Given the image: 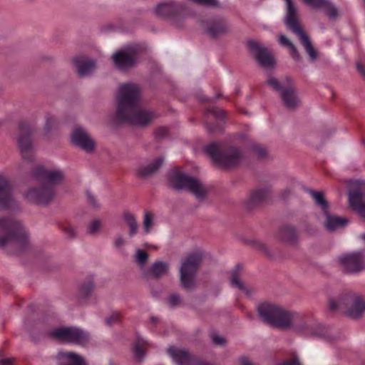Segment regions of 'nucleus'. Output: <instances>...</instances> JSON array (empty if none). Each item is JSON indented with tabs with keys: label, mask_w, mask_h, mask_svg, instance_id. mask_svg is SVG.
<instances>
[{
	"label": "nucleus",
	"mask_w": 365,
	"mask_h": 365,
	"mask_svg": "<svg viewBox=\"0 0 365 365\" xmlns=\"http://www.w3.org/2000/svg\"><path fill=\"white\" fill-rule=\"evenodd\" d=\"M258 313L262 321L280 328L292 327L298 334L307 338L325 339L327 329L315 319L288 311L273 303H263L258 307Z\"/></svg>",
	"instance_id": "1"
},
{
	"label": "nucleus",
	"mask_w": 365,
	"mask_h": 365,
	"mask_svg": "<svg viewBox=\"0 0 365 365\" xmlns=\"http://www.w3.org/2000/svg\"><path fill=\"white\" fill-rule=\"evenodd\" d=\"M140 93V88L135 83H125L119 87L115 99L117 109L115 114L118 123L143 126L154 119L155 114L141 106Z\"/></svg>",
	"instance_id": "2"
},
{
	"label": "nucleus",
	"mask_w": 365,
	"mask_h": 365,
	"mask_svg": "<svg viewBox=\"0 0 365 365\" xmlns=\"http://www.w3.org/2000/svg\"><path fill=\"white\" fill-rule=\"evenodd\" d=\"M29 242L21 222L12 217L0 218V247L9 255L19 254Z\"/></svg>",
	"instance_id": "3"
},
{
	"label": "nucleus",
	"mask_w": 365,
	"mask_h": 365,
	"mask_svg": "<svg viewBox=\"0 0 365 365\" xmlns=\"http://www.w3.org/2000/svg\"><path fill=\"white\" fill-rule=\"evenodd\" d=\"M169 180L173 188L177 190L188 191L198 201L204 200L207 196L209 188L206 185L197 178L184 173L178 169H174L170 172Z\"/></svg>",
	"instance_id": "4"
},
{
	"label": "nucleus",
	"mask_w": 365,
	"mask_h": 365,
	"mask_svg": "<svg viewBox=\"0 0 365 365\" xmlns=\"http://www.w3.org/2000/svg\"><path fill=\"white\" fill-rule=\"evenodd\" d=\"M205 153L217 165L231 168L239 165L244 158L243 153L236 147L223 148L220 143H212L205 148Z\"/></svg>",
	"instance_id": "5"
},
{
	"label": "nucleus",
	"mask_w": 365,
	"mask_h": 365,
	"mask_svg": "<svg viewBox=\"0 0 365 365\" xmlns=\"http://www.w3.org/2000/svg\"><path fill=\"white\" fill-rule=\"evenodd\" d=\"M329 307L331 312H344L351 319H359L365 312V299L355 294H347L331 299Z\"/></svg>",
	"instance_id": "6"
},
{
	"label": "nucleus",
	"mask_w": 365,
	"mask_h": 365,
	"mask_svg": "<svg viewBox=\"0 0 365 365\" xmlns=\"http://www.w3.org/2000/svg\"><path fill=\"white\" fill-rule=\"evenodd\" d=\"M204 254L201 250H195L181 260L180 279L182 286L186 289H192L195 285V276L202 262Z\"/></svg>",
	"instance_id": "7"
},
{
	"label": "nucleus",
	"mask_w": 365,
	"mask_h": 365,
	"mask_svg": "<svg viewBox=\"0 0 365 365\" xmlns=\"http://www.w3.org/2000/svg\"><path fill=\"white\" fill-rule=\"evenodd\" d=\"M286 16L285 24L294 34L298 36L311 60L317 58V52L312 47L308 36L303 31L297 19V9L292 0H285Z\"/></svg>",
	"instance_id": "8"
},
{
	"label": "nucleus",
	"mask_w": 365,
	"mask_h": 365,
	"mask_svg": "<svg viewBox=\"0 0 365 365\" xmlns=\"http://www.w3.org/2000/svg\"><path fill=\"white\" fill-rule=\"evenodd\" d=\"M51 335L62 342L81 346L86 345L90 339L88 333L77 327H61L53 330Z\"/></svg>",
	"instance_id": "9"
},
{
	"label": "nucleus",
	"mask_w": 365,
	"mask_h": 365,
	"mask_svg": "<svg viewBox=\"0 0 365 365\" xmlns=\"http://www.w3.org/2000/svg\"><path fill=\"white\" fill-rule=\"evenodd\" d=\"M138 56V47L137 46H128L114 53L112 59L117 68L125 71L136 63Z\"/></svg>",
	"instance_id": "10"
},
{
	"label": "nucleus",
	"mask_w": 365,
	"mask_h": 365,
	"mask_svg": "<svg viewBox=\"0 0 365 365\" xmlns=\"http://www.w3.org/2000/svg\"><path fill=\"white\" fill-rule=\"evenodd\" d=\"M348 201L351 209L365 219V182L356 181L351 183Z\"/></svg>",
	"instance_id": "11"
},
{
	"label": "nucleus",
	"mask_w": 365,
	"mask_h": 365,
	"mask_svg": "<svg viewBox=\"0 0 365 365\" xmlns=\"http://www.w3.org/2000/svg\"><path fill=\"white\" fill-rule=\"evenodd\" d=\"M56 190L43 183L38 187H31L24 192L25 198L30 202L38 205H47L54 198Z\"/></svg>",
	"instance_id": "12"
},
{
	"label": "nucleus",
	"mask_w": 365,
	"mask_h": 365,
	"mask_svg": "<svg viewBox=\"0 0 365 365\" xmlns=\"http://www.w3.org/2000/svg\"><path fill=\"white\" fill-rule=\"evenodd\" d=\"M32 176L46 186L61 184L65 180V173L60 169H46L42 165L36 166L32 171Z\"/></svg>",
	"instance_id": "13"
},
{
	"label": "nucleus",
	"mask_w": 365,
	"mask_h": 365,
	"mask_svg": "<svg viewBox=\"0 0 365 365\" xmlns=\"http://www.w3.org/2000/svg\"><path fill=\"white\" fill-rule=\"evenodd\" d=\"M32 133L33 128L28 123H20L19 135L17 139L18 145L23 159L28 162H32L34 160L31 140Z\"/></svg>",
	"instance_id": "14"
},
{
	"label": "nucleus",
	"mask_w": 365,
	"mask_h": 365,
	"mask_svg": "<svg viewBox=\"0 0 365 365\" xmlns=\"http://www.w3.org/2000/svg\"><path fill=\"white\" fill-rule=\"evenodd\" d=\"M154 14L162 18L185 17L186 6L180 3L174 1L162 2L153 9Z\"/></svg>",
	"instance_id": "15"
},
{
	"label": "nucleus",
	"mask_w": 365,
	"mask_h": 365,
	"mask_svg": "<svg viewBox=\"0 0 365 365\" xmlns=\"http://www.w3.org/2000/svg\"><path fill=\"white\" fill-rule=\"evenodd\" d=\"M247 46L257 61L265 68H271L274 65V60L270 51L261 43L250 40Z\"/></svg>",
	"instance_id": "16"
},
{
	"label": "nucleus",
	"mask_w": 365,
	"mask_h": 365,
	"mask_svg": "<svg viewBox=\"0 0 365 365\" xmlns=\"http://www.w3.org/2000/svg\"><path fill=\"white\" fill-rule=\"evenodd\" d=\"M72 143L88 153H93L96 149L95 140L88 131L81 125H76L71 134Z\"/></svg>",
	"instance_id": "17"
},
{
	"label": "nucleus",
	"mask_w": 365,
	"mask_h": 365,
	"mask_svg": "<svg viewBox=\"0 0 365 365\" xmlns=\"http://www.w3.org/2000/svg\"><path fill=\"white\" fill-rule=\"evenodd\" d=\"M267 83L274 90L281 93V98L287 108H294L299 104L300 101L293 89L283 88V85L273 77L269 78Z\"/></svg>",
	"instance_id": "18"
},
{
	"label": "nucleus",
	"mask_w": 365,
	"mask_h": 365,
	"mask_svg": "<svg viewBox=\"0 0 365 365\" xmlns=\"http://www.w3.org/2000/svg\"><path fill=\"white\" fill-rule=\"evenodd\" d=\"M364 256L361 252H352L341 255L339 262L343 269L349 273L360 272L364 265Z\"/></svg>",
	"instance_id": "19"
},
{
	"label": "nucleus",
	"mask_w": 365,
	"mask_h": 365,
	"mask_svg": "<svg viewBox=\"0 0 365 365\" xmlns=\"http://www.w3.org/2000/svg\"><path fill=\"white\" fill-rule=\"evenodd\" d=\"M18 207V203L14 197L11 185L8 178L0 175V208L12 209Z\"/></svg>",
	"instance_id": "20"
},
{
	"label": "nucleus",
	"mask_w": 365,
	"mask_h": 365,
	"mask_svg": "<svg viewBox=\"0 0 365 365\" xmlns=\"http://www.w3.org/2000/svg\"><path fill=\"white\" fill-rule=\"evenodd\" d=\"M168 353L178 365H210L191 355L187 350L178 347H170Z\"/></svg>",
	"instance_id": "21"
},
{
	"label": "nucleus",
	"mask_w": 365,
	"mask_h": 365,
	"mask_svg": "<svg viewBox=\"0 0 365 365\" xmlns=\"http://www.w3.org/2000/svg\"><path fill=\"white\" fill-rule=\"evenodd\" d=\"M73 63L80 76H88L96 69L95 61L86 56L75 57Z\"/></svg>",
	"instance_id": "22"
},
{
	"label": "nucleus",
	"mask_w": 365,
	"mask_h": 365,
	"mask_svg": "<svg viewBox=\"0 0 365 365\" xmlns=\"http://www.w3.org/2000/svg\"><path fill=\"white\" fill-rule=\"evenodd\" d=\"M206 32L212 37H217L228 32L229 26L222 18H217L207 22Z\"/></svg>",
	"instance_id": "23"
},
{
	"label": "nucleus",
	"mask_w": 365,
	"mask_h": 365,
	"mask_svg": "<svg viewBox=\"0 0 365 365\" xmlns=\"http://www.w3.org/2000/svg\"><path fill=\"white\" fill-rule=\"evenodd\" d=\"M56 359L58 365H86L81 356L72 351H61Z\"/></svg>",
	"instance_id": "24"
},
{
	"label": "nucleus",
	"mask_w": 365,
	"mask_h": 365,
	"mask_svg": "<svg viewBox=\"0 0 365 365\" xmlns=\"http://www.w3.org/2000/svg\"><path fill=\"white\" fill-rule=\"evenodd\" d=\"M170 265L164 261H155L148 269L145 274L150 277L159 279L168 274Z\"/></svg>",
	"instance_id": "25"
},
{
	"label": "nucleus",
	"mask_w": 365,
	"mask_h": 365,
	"mask_svg": "<svg viewBox=\"0 0 365 365\" xmlns=\"http://www.w3.org/2000/svg\"><path fill=\"white\" fill-rule=\"evenodd\" d=\"M277 237L282 242L293 244L297 239V230L291 225H283L279 229Z\"/></svg>",
	"instance_id": "26"
},
{
	"label": "nucleus",
	"mask_w": 365,
	"mask_h": 365,
	"mask_svg": "<svg viewBox=\"0 0 365 365\" xmlns=\"http://www.w3.org/2000/svg\"><path fill=\"white\" fill-rule=\"evenodd\" d=\"M148 346V341L140 335H137L133 348V352L135 360L140 362L145 357V350Z\"/></svg>",
	"instance_id": "27"
},
{
	"label": "nucleus",
	"mask_w": 365,
	"mask_h": 365,
	"mask_svg": "<svg viewBox=\"0 0 365 365\" xmlns=\"http://www.w3.org/2000/svg\"><path fill=\"white\" fill-rule=\"evenodd\" d=\"M269 195V190L268 188H261L254 190L251 192L247 200V206L250 208L253 207L264 202Z\"/></svg>",
	"instance_id": "28"
},
{
	"label": "nucleus",
	"mask_w": 365,
	"mask_h": 365,
	"mask_svg": "<svg viewBox=\"0 0 365 365\" xmlns=\"http://www.w3.org/2000/svg\"><path fill=\"white\" fill-rule=\"evenodd\" d=\"M163 157H158L151 161L149 164L141 165L138 169V174L141 177L148 176L156 172L163 165Z\"/></svg>",
	"instance_id": "29"
},
{
	"label": "nucleus",
	"mask_w": 365,
	"mask_h": 365,
	"mask_svg": "<svg viewBox=\"0 0 365 365\" xmlns=\"http://www.w3.org/2000/svg\"><path fill=\"white\" fill-rule=\"evenodd\" d=\"M324 214L326 217L324 225L326 228L329 231L343 227L346 224L347 220L345 218L331 215L329 213L328 210L327 213Z\"/></svg>",
	"instance_id": "30"
},
{
	"label": "nucleus",
	"mask_w": 365,
	"mask_h": 365,
	"mask_svg": "<svg viewBox=\"0 0 365 365\" xmlns=\"http://www.w3.org/2000/svg\"><path fill=\"white\" fill-rule=\"evenodd\" d=\"M240 267L239 265L236 266L232 271H231V277H230V282L232 287L237 288L240 289L241 291L244 292L247 296H251L252 294V290L247 287L245 284H243V282L240 280Z\"/></svg>",
	"instance_id": "31"
},
{
	"label": "nucleus",
	"mask_w": 365,
	"mask_h": 365,
	"mask_svg": "<svg viewBox=\"0 0 365 365\" xmlns=\"http://www.w3.org/2000/svg\"><path fill=\"white\" fill-rule=\"evenodd\" d=\"M123 217L125 224L128 227L129 236L131 237L135 236L138 232V224L135 217L130 212H125Z\"/></svg>",
	"instance_id": "32"
},
{
	"label": "nucleus",
	"mask_w": 365,
	"mask_h": 365,
	"mask_svg": "<svg viewBox=\"0 0 365 365\" xmlns=\"http://www.w3.org/2000/svg\"><path fill=\"white\" fill-rule=\"evenodd\" d=\"M308 192L313 198L314 203L320 207L324 213H327V211L328 210V204L324 198L323 193L312 190H309Z\"/></svg>",
	"instance_id": "33"
},
{
	"label": "nucleus",
	"mask_w": 365,
	"mask_h": 365,
	"mask_svg": "<svg viewBox=\"0 0 365 365\" xmlns=\"http://www.w3.org/2000/svg\"><path fill=\"white\" fill-rule=\"evenodd\" d=\"M94 289L93 282L88 279L81 283L79 287V294L83 298H88Z\"/></svg>",
	"instance_id": "34"
},
{
	"label": "nucleus",
	"mask_w": 365,
	"mask_h": 365,
	"mask_svg": "<svg viewBox=\"0 0 365 365\" xmlns=\"http://www.w3.org/2000/svg\"><path fill=\"white\" fill-rule=\"evenodd\" d=\"M225 112L220 108H211L206 110L205 118L207 120L215 118L218 120H222L225 118Z\"/></svg>",
	"instance_id": "35"
},
{
	"label": "nucleus",
	"mask_w": 365,
	"mask_h": 365,
	"mask_svg": "<svg viewBox=\"0 0 365 365\" xmlns=\"http://www.w3.org/2000/svg\"><path fill=\"white\" fill-rule=\"evenodd\" d=\"M134 259L135 263L142 269L145 267L147 263V261L148 259V255L143 250H137L134 255Z\"/></svg>",
	"instance_id": "36"
},
{
	"label": "nucleus",
	"mask_w": 365,
	"mask_h": 365,
	"mask_svg": "<svg viewBox=\"0 0 365 365\" xmlns=\"http://www.w3.org/2000/svg\"><path fill=\"white\" fill-rule=\"evenodd\" d=\"M279 43L282 46L288 47L291 50L292 56L294 58H295V59L299 58V53H298L296 47L284 35H282V34L279 35Z\"/></svg>",
	"instance_id": "37"
},
{
	"label": "nucleus",
	"mask_w": 365,
	"mask_h": 365,
	"mask_svg": "<svg viewBox=\"0 0 365 365\" xmlns=\"http://www.w3.org/2000/svg\"><path fill=\"white\" fill-rule=\"evenodd\" d=\"M143 230L145 234H149L154 226V216L149 212H145L143 218Z\"/></svg>",
	"instance_id": "38"
},
{
	"label": "nucleus",
	"mask_w": 365,
	"mask_h": 365,
	"mask_svg": "<svg viewBox=\"0 0 365 365\" xmlns=\"http://www.w3.org/2000/svg\"><path fill=\"white\" fill-rule=\"evenodd\" d=\"M45 125L43 128V133L45 135L49 133V132L56 125L57 120L55 115L47 113L45 116Z\"/></svg>",
	"instance_id": "39"
},
{
	"label": "nucleus",
	"mask_w": 365,
	"mask_h": 365,
	"mask_svg": "<svg viewBox=\"0 0 365 365\" xmlns=\"http://www.w3.org/2000/svg\"><path fill=\"white\" fill-rule=\"evenodd\" d=\"M102 221L99 219H93L88 225V232L91 235L98 233L102 227Z\"/></svg>",
	"instance_id": "40"
},
{
	"label": "nucleus",
	"mask_w": 365,
	"mask_h": 365,
	"mask_svg": "<svg viewBox=\"0 0 365 365\" xmlns=\"http://www.w3.org/2000/svg\"><path fill=\"white\" fill-rule=\"evenodd\" d=\"M322 8L330 18H335L338 14L337 9L328 0H326V3Z\"/></svg>",
	"instance_id": "41"
},
{
	"label": "nucleus",
	"mask_w": 365,
	"mask_h": 365,
	"mask_svg": "<svg viewBox=\"0 0 365 365\" xmlns=\"http://www.w3.org/2000/svg\"><path fill=\"white\" fill-rule=\"evenodd\" d=\"M86 197L88 204L95 209H99L101 204L99 202L96 197L90 191L86 192Z\"/></svg>",
	"instance_id": "42"
},
{
	"label": "nucleus",
	"mask_w": 365,
	"mask_h": 365,
	"mask_svg": "<svg viewBox=\"0 0 365 365\" xmlns=\"http://www.w3.org/2000/svg\"><path fill=\"white\" fill-rule=\"evenodd\" d=\"M120 313L115 312H113L110 314V317H107L105 320L106 322V324L107 325H112L114 323L117 322L119 319H120Z\"/></svg>",
	"instance_id": "43"
},
{
	"label": "nucleus",
	"mask_w": 365,
	"mask_h": 365,
	"mask_svg": "<svg viewBox=\"0 0 365 365\" xmlns=\"http://www.w3.org/2000/svg\"><path fill=\"white\" fill-rule=\"evenodd\" d=\"M306 4L314 8H322L326 3V0H303Z\"/></svg>",
	"instance_id": "44"
},
{
	"label": "nucleus",
	"mask_w": 365,
	"mask_h": 365,
	"mask_svg": "<svg viewBox=\"0 0 365 365\" xmlns=\"http://www.w3.org/2000/svg\"><path fill=\"white\" fill-rule=\"evenodd\" d=\"M168 300L169 304L171 307H175V306L178 305L181 302L180 296L177 294H171L169 297Z\"/></svg>",
	"instance_id": "45"
},
{
	"label": "nucleus",
	"mask_w": 365,
	"mask_h": 365,
	"mask_svg": "<svg viewBox=\"0 0 365 365\" xmlns=\"http://www.w3.org/2000/svg\"><path fill=\"white\" fill-rule=\"evenodd\" d=\"M253 151L259 157L264 158L267 154V150L264 147L258 145H253Z\"/></svg>",
	"instance_id": "46"
},
{
	"label": "nucleus",
	"mask_w": 365,
	"mask_h": 365,
	"mask_svg": "<svg viewBox=\"0 0 365 365\" xmlns=\"http://www.w3.org/2000/svg\"><path fill=\"white\" fill-rule=\"evenodd\" d=\"M125 240L122 236H117L113 240V245L116 248H121L125 245Z\"/></svg>",
	"instance_id": "47"
},
{
	"label": "nucleus",
	"mask_w": 365,
	"mask_h": 365,
	"mask_svg": "<svg viewBox=\"0 0 365 365\" xmlns=\"http://www.w3.org/2000/svg\"><path fill=\"white\" fill-rule=\"evenodd\" d=\"M212 341L215 344L217 345H222L225 344V339L219 335L213 334L212 336Z\"/></svg>",
	"instance_id": "48"
},
{
	"label": "nucleus",
	"mask_w": 365,
	"mask_h": 365,
	"mask_svg": "<svg viewBox=\"0 0 365 365\" xmlns=\"http://www.w3.org/2000/svg\"><path fill=\"white\" fill-rule=\"evenodd\" d=\"M239 361L241 365H257L256 364L252 362L247 356H242Z\"/></svg>",
	"instance_id": "49"
},
{
	"label": "nucleus",
	"mask_w": 365,
	"mask_h": 365,
	"mask_svg": "<svg viewBox=\"0 0 365 365\" xmlns=\"http://www.w3.org/2000/svg\"><path fill=\"white\" fill-rule=\"evenodd\" d=\"M168 134V129L166 128H160L157 130L156 135L159 138H163Z\"/></svg>",
	"instance_id": "50"
},
{
	"label": "nucleus",
	"mask_w": 365,
	"mask_h": 365,
	"mask_svg": "<svg viewBox=\"0 0 365 365\" xmlns=\"http://www.w3.org/2000/svg\"><path fill=\"white\" fill-rule=\"evenodd\" d=\"M278 365H300V364L297 359H294L292 360L285 361L283 363L279 364Z\"/></svg>",
	"instance_id": "51"
},
{
	"label": "nucleus",
	"mask_w": 365,
	"mask_h": 365,
	"mask_svg": "<svg viewBox=\"0 0 365 365\" xmlns=\"http://www.w3.org/2000/svg\"><path fill=\"white\" fill-rule=\"evenodd\" d=\"M356 67H357L358 71L360 72L361 75L365 80V67H364L362 65H361L359 63L356 64Z\"/></svg>",
	"instance_id": "52"
},
{
	"label": "nucleus",
	"mask_w": 365,
	"mask_h": 365,
	"mask_svg": "<svg viewBox=\"0 0 365 365\" xmlns=\"http://www.w3.org/2000/svg\"><path fill=\"white\" fill-rule=\"evenodd\" d=\"M0 365H13L11 359H0Z\"/></svg>",
	"instance_id": "53"
},
{
	"label": "nucleus",
	"mask_w": 365,
	"mask_h": 365,
	"mask_svg": "<svg viewBox=\"0 0 365 365\" xmlns=\"http://www.w3.org/2000/svg\"><path fill=\"white\" fill-rule=\"evenodd\" d=\"M65 232L68 235V236L70 237H73L76 233H75V230H73V228H72L71 227H67L65 228Z\"/></svg>",
	"instance_id": "54"
},
{
	"label": "nucleus",
	"mask_w": 365,
	"mask_h": 365,
	"mask_svg": "<svg viewBox=\"0 0 365 365\" xmlns=\"http://www.w3.org/2000/svg\"><path fill=\"white\" fill-rule=\"evenodd\" d=\"M207 128L210 132L215 131V129L212 128L207 123Z\"/></svg>",
	"instance_id": "55"
},
{
	"label": "nucleus",
	"mask_w": 365,
	"mask_h": 365,
	"mask_svg": "<svg viewBox=\"0 0 365 365\" xmlns=\"http://www.w3.org/2000/svg\"><path fill=\"white\" fill-rule=\"evenodd\" d=\"M261 249L265 251V246L264 245H261Z\"/></svg>",
	"instance_id": "56"
},
{
	"label": "nucleus",
	"mask_w": 365,
	"mask_h": 365,
	"mask_svg": "<svg viewBox=\"0 0 365 365\" xmlns=\"http://www.w3.org/2000/svg\"><path fill=\"white\" fill-rule=\"evenodd\" d=\"M202 101H208L210 99L209 98H202L201 99Z\"/></svg>",
	"instance_id": "57"
},
{
	"label": "nucleus",
	"mask_w": 365,
	"mask_h": 365,
	"mask_svg": "<svg viewBox=\"0 0 365 365\" xmlns=\"http://www.w3.org/2000/svg\"><path fill=\"white\" fill-rule=\"evenodd\" d=\"M361 238L365 241V234H363V235H361Z\"/></svg>",
	"instance_id": "58"
},
{
	"label": "nucleus",
	"mask_w": 365,
	"mask_h": 365,
	"mask_svg": "<svg viewBox=\"0 0 365 365\" xmlns=\"http://www.w3.org/2000/svg\"><path fill=\"white\" fill-rule=\"evenodd\" d=\"M156 319H155V318H154V317H152V320H153V322H155Z\"/></svg>",
	"instance_id": "59"
},
{
	"label": "nucleus",
	"mask_w": 365,
	"mask_h": 365,
	"mask_svg": "<svg viewBox=\"0 0 365 365\" xmlns=\"http://www.w3.org/2000/svg\"><path fill=\"white\" fill-rule=\"evenodd\" d=\"M284 192L287 195V190H284ZM287 192H289V191H287Z\"/></svg>",
	"instance_id": "60"
},
{
	"label": "nucleus",
	"mask_w": 365,
	"mask_h": 365,
	"mask_svg": "<svg viewBox=\"0 0 365 365\" xmlns=\"http://www.w3.org/2000/svg\"><path fill=\"white\" fill-rule=\"evenodd\" d=\"M364 1H365V0H364Z\"/></svg>",
	"instance_id": "61"
}]
</instances>
